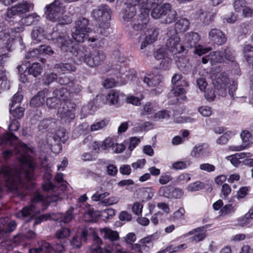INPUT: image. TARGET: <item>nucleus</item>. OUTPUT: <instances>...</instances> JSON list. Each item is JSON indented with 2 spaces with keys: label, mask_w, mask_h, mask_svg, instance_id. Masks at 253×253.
<instances>
[{
  "label": "nucleus",
  "mask_w": 253,
  "mask_h": 253,
  "mask_svg": "<svg viewBox=\"0 0 253 253\" xmlns=\"http://www.w3.org/2000/svg\"><path fill=\"white\" fill-rule=\"evenodd\" d=\"M10 145L14 146V150H7L3 152L5 159L14 153L19 154L18 159L20 165L18 170L10 167L3 166L0 168V197L4 187L14 192L18 196L24 197L27 190L34 187V169L35 165L32 154L34 150L24 143L20 142L18 138L11 133H6L0 136V145Z\"/></svg>",
  "instance_id": "f257e3e1"
},
{
  "label": "nucleus",
  "mask_w": 253,
  "mask_h": 253,
  "mask_svg": "<svg viewBox=\"0 0 253 253\" xmlns=\"http://www.w3.org/2000/svg\"><path fill=\"white\" fill-rule=\"evenodd\" d=\"M52 175L47 172L44 175V181L42 184L43 191L49 193V195L44 198L39 193H36L32 198L29 206L23 208L16 213L18 218H23L34 214L39 213L41 211H44L50 202H56L59 199V193H57V188L51 182Z\"/></svg>",
  "instance_id": "f03ea898"
},
{
  "label": "nucleus",
  "mask_w": 253,
  "mask_h": 253,
  "mask_svg": "<svg viewBox=\"0 0 253 253\" xmlns=\"http://www.w3.org/2000/svg\"><path fill=\"white\" fill-rule=\"evenodd\" d=\"M131 4H138L140 8V13L137 21L133 24L132 31H130L131 36L139 34V32L145 28L149 21V14L150 9L158 5L164 0H130Z\"/></svg>",
  "instance_id": "7ed1b4c3"
},
{
  "label": "nucleus",
  "mask_w": 253,
  "mask_h": 253,
  "mask_svg": "<svg viewBox=\"0 0 253 253\" xmlns=\"http://www.w3.org/2000/svg\"><path fill=\"white\" fill-rule=\"evenodd\" d=\"M105 58V54L102 51H95L87 54L85 49L80 48L76 51L73 60L77 64L79 65L84 62L89 67H94L100 65Z\"/></svg>",
  "instance_id": "20e7f679"
},
{
  "label": "nucleus",
  "mask_w": 253,
  "mask_h": 253,
  "mask_svg": "<svg viewBox=\"0 0 253 253\" xmlns=\"http://www.w3.org/2000/svg\"><path fill=\"white\" fill-rule=\"evenodd\" d=\"M111 10L106 4L101 5L94 9L92 12V16L95 19L102 21L99 25L101 34L107 36L109 32L107 31L110 27L108 21L111 18Z\"/></svg>",
  "instance_id": "39448f33"
},
{
  "label": "nucleus",
  "mask_w": 253,
  "mask_h": 253,
  "mask_svg": "<svg viewBox=\"0 0 253 253\" xmlns=\"http://www.w3.org/2000/svg\"><path fill=\"white\" fill-rule=\"evenodd\" d=\"M88 24V20L84 17H79L76 20L72 32V37L75 41L79 42L84 41L87 34L91 32Z\"/></svg>",
  "instance_id": "423d86ee"
},
{
  "label": "nucleus",
  "mask_w": 253,
  "mask_h": 253,
  "mask_svg": "<svg viewBox=\"0 0 253 253\" xmlns=\"http://www.w3.org/2000/svg\"><path fill=\"white\" fill-rule=\"evenodd\" d=\"M65 9L61 1L54 0L51 3L45 6L44 13L47 19L55 22L65 11Z\"/></svg>",
  "instance_id": "0eeeda50"
},
{
  "label": "nucleus",
  "mask_w": 253,
  "mask_h": 253,
  "mask_svg": "<svg viewBox=\"0 0 253 253\" xmlns=\"http://www.w3.org/2000/svg\"><path fill=\"white\" fill-rule=\"evenodd\" d=\"M167 36L168 39L166 46L169 50L174 54L184 51V47L181 42L180 39L173 29L169 30L167 33Z\"/></svg>",
  "instance_id": "6e6552de"
},
{
  "label": "nucleus",
  "mask_w": 253,
  "mask_h": 253,
  "mask_svg": "<svg viewBox=\"0 0 253 253\" xmlns=\"http://www.w3.org/2000/svg\"><path fill=\"white\" fill-rule=\"evenodd\" d=\"M75 105L70 102H61L57 115L65 122H70L75 118Z\"/></svg>",
  "instance_id": "1a4fd4ad"
},
{
  "label": "nucleus",
  "mask_w": 253,
  "mask_h": 253,
  "mask_svg": "<svg viewBox=\"0 0 253 253\" xmlns=\"http://www.w3.org/2000/svg\"><path fill=\"white\" fill-rule=\"evenodd\" d=\"M34 8V4L30 1H23L7 9L6 16L7 18H13L17 15H21L27 13Z\"/></svg>",
  "instance_id": "9d476101"
},
{
  "label": "nucleus",
  "mask_w": 253,
  "mask_h": 253,
  "mask_svg": "<svg viewBox=\"0 0 253 253\" xmlns=\"http://www.w3.org/2000/svg\"><path fill=\"white\" fill-rule=\"evenodd\" d=\"M211 79L213 85L218 90V94L222 96H225L228 84V79L226 74L224 72L218 73L215 75H212Z\"/></svg>",
  "instance_id": "9b49d317"
},
{
  "label": "nucleus",
  "mask_w": 253,
  "mask_h": 253,
  "mask_svg": "<svg viewBox=\"0 0 253 253\" xmlns=\"http://www.w3.org/2000/svg\"><path fill=\"white\" fill-rule=\"evenodd\" d=\"M6 21V16H5V20L4 22H0V40L5 42L9 38L12 37L13 39L15 37V34L19 33L24 30L23 26H16L13 28L9 29L6 28V23H10L11 18H7Z\"/></svg>",
  "instance_id": "f8f14e48"
},
{
  "label": "nucleus",
  "mask_w": 253,
  "mask_h": 253,
  "mask_svg": "<svg viewBox=\"0 0 253 253\" xmlns=\"http://www.w3.org/2000/svg\"><path fill=\"white\" fill-rule=\"evenodd\" d=\"M233 6L235 11L241 13L243 17L249 18L252 16L253 9L248 5L245 0H234Z\"/></svg>",
  "instance_id": "ddd939ff"
},
{
  "label": "nucleus",
  "mask_w": 253,
  "mask_h": 253,
  "mask_svg": "<svg viewBox=\"0 0 253 253\" xmlns=\"http://www.w3.org/2000/svg\"><path fill=\"white\" fill-rule=\"evenodd\" d=\"M13 38H9L5 42L0 40V66L2 65L8 57L7 52L10 51L13 43Z\"/></svg>",
  "instance_id": "4468645a"
},
{
  "label": "nucleus",
  "mask_w": 253,
  "mask_h": 253,
  "mask_svg": "<svg viewBox=\"0 0 253 253\" xmlns=\"http://www.w3.org/2000/svg\"><path fill=\"white\" fill-rule=\"evenodd\" d=\"M211 151L209 146L206 143L198 144L193 148L191 155L196 158H204L208 157Z\"/></svg>",
  "instance_id": "2eb2a0df"
},
{
  "label": "nucleus",
  "mask_w": 253,
  "mask_h": 253,
  "mask_svg": "<svg viewBox=\"0 0 253 253\" xmlns=\"http://www.w3.org/2000/svg\"><path fill=\"white\" fill-rule=\"evenodd\" d=\"M126 99L125 94L118 90H112L106 97V103L110 105H120Z\"/></svg>",
  "instance_id": "dca6fc26"
},
{
  "label": "nucleus",
  "mask_w": 253,
  "mask_h": 253,
  "mask_svg": "<svg viewBox=\"0 0 253 253\" xmlns=\"http://www.w3.org/2000/svg\"><path fill=\"white\" fill-rule=\"evenodd\" d=\"M243 143L241 145L237 146H230L229 149L232 151H239L248 148L249 143L246 144V142H250L253 139V136L249 131L244 130L242 131L240 134Z\"/></svg>",
  "instance_id": "f3484780"
},
{
  "label": "nucleus",
  "mask_w": 253,
  "mask_h": 253,
  "mask_svg": "<svg viewBox=\"0 0 253 253\" xmlns=\"http://www.w3.org/2000/svg\"><path fill=\"white\" fill-rule=\"evenodd\" d=\"M24 64L25 61H23L22 65H19L17 66V68L19 72H25L28 69L29 74L32 75L34 77H37L42 73V68L40 63L37 62L33 63L29 68H27L26 65L24 68L22 65H24Z\"/></svg>",
  "instance_id": "a211bd4d"
},
{
  "label": "nucleus",
  "mask_w": 253,
  "mask_h": 253,
  "mask_svg": "<svg viewBox=\"0 0 253 253\" xmlns=\"http://www.w3.org/2000/svg\"><path fill=\"white\" fill-rule=\"evenodd\" d=\"M209 38L211 41L218 45H222L226 41L224 34L217 29H211L209 33Z\"/></svg>",
  "instance_id": "6ab92c4d"
},
{
  "label": "nucleus",
  "mask_w": 253,
  "mask_h": 253,
  "mask_svg": "<svg viewBox=\"0 0 253 253\" xmlns=\"http://www.w3.org/2000/svg\"><path fill=\"white\" fill-rule=\"evenodd\" d=\"M162 77L157 71L147 74L143 79V82L149 86H156L161 83Z\"/></svg>",
  "instance_id": "aec40b11"
},
{
  "label": "nucleus",
  "mask_w": 253,
  "mask_h": 253,
  "mask_svg": "<svg viewBox=\"0 0 253 253\" xmlns=\"http://www.w3.org/2000/svg\"><path fill=\"white\" fill-rule=\"evenodd\" d=\"M187 248L186 244H179L177 242L172 241L170 242L167 247L159 251L157 253H164L168 252L169 253L181 252Z\"/></svg>",
  "instance_id": "412c9836"
},
{
  "label": "nucleus",
  "mask_w": 253,
  "mask_h": 253,
  "mask_svg": "<svg viewBox=\"0 0 253 253\" xmlns=\"http://www.w3.org/2000/svg\"><path fill=\"white\" fill-rule=\"evenodd\" d=\"M159 35V31L156 28H151L147 31V35L145 37V40L142 42L140 49H143L148 45L153 43L158 39Z\"/></svg>",
  "instance_id": "4be33fe9"
},
{
  "label": "nucleus",
  "mask_w": 253,
  "mask_h": 253,
  "mask_svg": "<svg viewBox=\"0 0 253 253\" xmlns=\"http://www.w3.org/2000/svg\"><path fill=\"white\" fill-rule=\"evenodd\" d=\"M88 234V230L86 228H84L81 233L78 232L71 240L70 243L75 248L81 247L83 241H86Z\"/></svg>",
  "instance_id": "5701e85b"
},
{
  "label": "nucleus",
  "mask_w": 253,
  "mask_h": 253,
  "mask_svg": "<svg viewBox=\"0 0 253 253\" xmlns=\"http://www.w3.org/2000/svg\"><path fill=\"white\" fill-rule=\"evenodd\" d=\"M201 37L197 33L191 32L185 35L184 42L187 47L192 48L197 45Z\"/></svg>",
  "instance_id": "b1692460"
},
{
  "label": "nucleus",
  "mask_w": 253,
  "mask_h": 253,
  "mask_svg": "<svg viewBox=\"0 0 253 253\" xmlns=\"http://www.w3.org/2000/svg\"><path fill=\"white\" fill-rule=\"evenodd\" d=\"M101 235L104 239L116 241L119 239V233L109 228H103L100 230Z\"/></svg>",
  "instance_id": "393cba45"
},
{
  "label": "nucleus",
  "mask_w": 253,
  "mask_h": 253,
  "mask_svg": "<svg viewBox=\"0 0 253 253\" xmlns=\"http://www.w3.org/2000/svg\"><path fill=\"white\" fill-rule=\"evenodd\" d=\"M170 4L165 3L160 7L153 9L151 12V16L155 19L161 18L163 19L164 14L167 13V10L169 9Z\"/></svg>",
  "instance_id": "a878e982"
},
{
  "label": "nucleus",
  "mask_w": 253,
  "mask_h": 253,
  "mask_svg": "<svg viewBox=\"0 0 253 253\" xmlns=\"http://www.w3.org/2000/svg\"><path fill=\"white\" fill-rule=\"evenodd\" d=\"M188 86V82L186 80H183L180 82V84H177L173 89V93L175 96H179L181 99L184 100L186 98L184 95L186 91L184 87H187Z\"/></svg>",
  "instance_id": "bb28decb"
},
{
  "label": "nucleus",
  "mask_w": 253,
  "mask_h": 253,
  "mask_svg": "<svg viewBox=\"0 0 253 253\" xmlns=\"http://www.w3.org/2000/svg\"><path fill=\"white\" fill-rule=\"evenodd\" d=\"M215 13L204 11L200 10L196 14L197 18H199L204 23L209 24L213 21Z\"/></svg>",
  "instance_id": "cd10ccee"
},
{
  "label": "nucleus",
  "mask_w": 253,
  "mask_h": 253,
  "mask_svg": "<svg viewBox=\"0 0 253 253\" xmlns=\"http://www.w3.org/2000/svg\"><path fill=\"white\" fill-rule=\"evenodd\" d=\"M40 17L36 13H32L23 17L19 21L20 26H29L40 20Z\"/></svg>",
  "instance_id": "c85d7f7f"
},
{
  "label": "nucleus",
  "mask_w": 253,
  "mask_h": 253,
  "mask_svg": "<svg viewBox=\"0 0 253 253\" xmlns=\"http://www.w3.org/2000/svg\"><path fill=\"white\" fill-rule=\"evenodd\" d=\"M68 92L67 89L64 87H61L55 89L53 92V96L57 99L58 101L61 102H68Z\"/></svg>",
  "instance_id": "c756f323"
},
{
  "label": "nucleus",
  "mask_w": 253,
  "mask_h": 253,
  "mask_svg": "<svg viewBox=\"0 0 253 253\" xmlns=\"http://www.w3.org/2000/svg\"><path fill=\"white\" fill-rule=\"evenodd\" d=\"M190 25L189 20L185 18L179 19L175 24V29H173L176 33L184 32L187 30Z\"/></svg>",
  "instance_id": "7c9ffc66"
},
{
  "label": "nucleus",
  "mask_w": 253,
  "mask_h": 253,
  "mask_svg": "<svg viewBox=\"0 0 253 253\" xmlns=\"http://www.w3.org/2000/svg\"><path fill=\"white\" fill-rule=\"evenodd\" d=\"M160 236V233L157 232L151 235L148 236L141 239L139 241V243L142 245V247H143V248L145 250L147 247H152V241L158 239Z\"/></svg>",
  "instance_id": "2f4dec72"
},
{
  "label": "nucleus",
  "mask_w": 253,
  "mask_h": 253,
  "mask_svg": "<svg viewBox=\"0 0 253 253\" xmlns=\"http://www.w3.org/2000/svg\"><path fill=\"white\" fill-rule=\"evenodd\" d=\"M58 82L61 84H68L69 86L70 87V91L72 93L76 94L79 93L82 91L83 89L82 86L80 84L76 83H69L68 79H66V80L65 81L64 80H62L61 78H59L58 79Z\"/></svg>",
  "instance_id": "473e14b6"
},
{
  "label": "nucleus",
  "mask_w": 253,
  "mask_h": 253,
  "mask_svg": "<svg viewBox=\"0 0 253 253\" xmlns=\"http://www.w3.org/2000/svg\"><path fill=\"white\" fill-rule=\"evenodd\" d=\"M130 2V0H128L126 2V4L129 5V6H128L124 12L123 17L124 21H128L135 15L136 8L135 6L136 5L131 4Z\"/></svg>",
  "instance_id": "72a5a7b5"
},
{
  "label": "nucleus",
  "mask_w": 253,
  "mask_h": 253,
  "mask_svg": "<svg viewBox=\"0 0 253 253\" xmlns=\"http://www.w3.org/2000/svg\"><path fill=\"white\" fill-rule=\"evenodd\" d=\"M244 57L249 63H253V45L248 44L243 46Z\"/></svg>",
  "instance_id": "f704fd0d"
},
{
  "label": "nucleus",
  "mask_w": 253,
  "mask_h": 253,
  "mask_svg": "<svg viewBox=\"0 0 253 253\" xmlns=\"http://www.w3.org/2000/svg\"><path fill=\"white\" fill-rule=\"evenodd\" d=\"M34 43H38L44 39V30L42 28L36 27L33 30L31 34Z\"/></svg>",
  "instance_id": "c9c22d12"
},
{
  "label": "nucleus",
  "mask_w": 253,
  "mask_h": 253,
  "mask_svg": "<svg viewBox=\"0 0 253 253\" xmlns=\"http://www.w3.org/2000/svg\"><path fill=\"white\" fill-rule=\"evenodd\" d=\"M169 9L167 10V13L164 14L162 22L165 23H171L174 21L177 15L176 11L172 8L171 5L170 4Z\"/></svg>",
  "instance_id": "e433bc0d"
},
{
  "label": "nucleus",
  "mask_w": 253,
  "mask_h": 253,
  "mask_svg": "<svg viewBox=\"0 0 253 253\" xmlns=\"http://www.w3.org/2000/svg\"><path fill=\"white\" fill-rule=\"evenodd\" d=\"M45 98V93L43 91L39 92L33 97L30 102V105L33 107L40 106L43 104Z\"/></svg>",
  "instance_id": "4c0bfd02"
},
{
  "label": "nucleus",
  "mask_w": 253,
  "mask_h": 253,
  "mask_svg": "<svg viewBox=\"0 0 253 253\" xmlns=\"http://www.w3.org/2000/svg\"><path fill=\"white\" fill-rule=\"evenodd\" d=\"M71 230L67 227H61L58 229L55 234V237L59 240L66 241L71 234Z\"/></svg>",
  "instance_id": "58836bf2"
},
{
  "label": "nucleus",
  "mask_w": 253,
  "mask_h": 253,
  "mask_svg": "<svg viewBox=\"0 0 253 253\" xmlns=\"http://www.w3.org/2000/svg\"><path fill=\"white\" fill-rule=\"evenodd\" d=\"M56 42L61 49L65 51L68 50V46L71 43L69 37L66 35L60 36L56 39Z\"/></svg>",
  "instance_id": "ea45409f"
},
{
  "label": "nucleus",
  "mask_w": 253,
  "mask_h": 253,
  "mask_svg": "<svg viewBox=\"0 0 253 253\" xmlns=\"http://www.w3.org/2000/svg\"><path fill=\"white\" fill-rule=\"evenodd\" d=\"M69 9L70 10V11H69V14L70 15V16L64 15L61 17V15H60L58 17V19H57V20H56L55 22H57L59 24L61 25H66L70 24L72 21L71 15H73V14L75 12V9L74 7L72 6H70L69 7Z\"/></svg>",
  "instance_id": "a19ab883"
},
{
  "label": "nucleus",
  "mask_w": 253,
  "mask_h": 253,
  "mask_svg": "<svg viewBox=\"0 0 253 253\" xmlns=\"http://www.w3.org/2000/svg\"><path fill=\"white\" fill-rule=\"evenodd\" d=\"M223 54V52L221 51H216L211 52L209 54V57L211 58V64L213 65L216 63H221L224 62Z\"/></svg>",
  "instance_id": "79ce46f5"
},
{
  "label": "nucleus",
  "mask_w": 253,
  "mask_h": 253,
  "mask_svg": "<svg viewBox=\"0 0 253 253\" xmlns=\"http://www.w3.org/2000/svg\"><path fill=\"white\" fill-rule=\"evenodd\" d=\"M55 68L59 69L60 72H75L76 70V67L70 63H60L56 64Z\"/></svg>",
  "instance_id": "37998d69"
},
{
  "label": "nucleus",
  "mask_w": 253,
  "mask_h": 253,
  "mask_svg": "<svg viewBox=\"0 0 253 253\" xmlns=\"http://www.w3.org/2000/svg\"><path fill=\"white\" fill-rule=\"evenodd\" d=\"M25 109L21 107H10L9 113L15 119H21L24 115Z\"/></svg>",
  "instance_id": "c03bdc74"
},
{
  "label": "nucleus",
  "mask_w": 253,
  "mask_h": 253,
  "mask_svg": "<svg viewBox=\"0 0 253 253\" xmlns=\"http://www.w3.org/2000/svg\"><path fill=\"white\" fill-rule=\"evenodd\" d=\"M236 132L235 131H228L222 134L220 137H219L216 142L218 144L224 145L227 143L229 139L231 138L233 136L235 135Z\"/></svg>",
  "instance_id": "a18cd8bd"
},
{
  "label": "nucleus",
  "mask_w": 253,
  "mask_h": 253,
  "mask_svg": "<svg viewBox=\"0 0 253 253\" xmlns=\"http://www.w3.org/2000/svg\"><path fill=\"white\" fill-rule=\"evenodd\" d=\"M109 121L104 119L96 122L91 125L90 126V130L91 131H95L103 129L108 125Z\"/></svg>",
  "instance_id": "49530a36"
},
{
  "label": "nucleus",
  "mask_w": 253,
  "mask_h": 253,
  "mask_svg": "<svg viewBox=\"0 0 253 253\" xmlns=\"http://www.w3.org/2000/svg\"><path fill=\"white\" fill-rule=\"evenodd\" d=\"M195 235L192 237L193 241L199 242L203 240L206 237V231L201 228L195 229L194 231Z\"/></svg>",
  "instance_id": "de8ad7c7"
},
{
  "label": "nucleus",
  "mask_w": 253,
  "mask_h": 253,
  "mask_svg": "<svg viewBox=\"0 0 253 253\" xmlns=\"http://www.w3.org/2000/svg\"><path fill=\"white\" fill-rule=\"evenodd\" d=\"M192 162L189 159H186L184 161H177L172 164V168L175 169H186L190 166Z\"/></svg>",
  "instance_id": "09e8293b"
},
{
  "label": "nucleus",
  "mask_w": 253,
  "mask_h": 253,
  "mask_svg": "<svg viewBox=\"0 0 253 253\" xmlns=\"http://www.w3.org/2000/svg\"><path fill=\"white\" fill-rule=\"evenodd\" d=\"M252 25L249 23L242 24L238 28V34L240 36L250 34L252 31Z\"/></svg>",
  "instance_id": "8fccbe9b"
},
{
  "label": "nucleus",
  "mask_w": 253,
  "mask_h": 253,
  "mask_svg": "<svg viewBox=\"0 0 253 253\" xmlns=\"http://www.w3.org/2000/svg\"><path fill=\"white\" fill-rule=\"evenodd\" d=\"M60 132H61L60 131H58L56 132V135H52V136H51V135L48 136V137H47L48 142H50L51 143V144H52V139H53V141L55 143H58L60 141H63L65 140L66 139L65 133L63 132H61L62 133V135L60 136Z\"/></svg>",
  "instance_id": "3c124183"
},
{
  "label": "nucleus",
  "mask_w": 253,
  "mask_h": 253,
  "mask_svg": "<svg viewBox=\"0 0 253 253\" xmlns=\"http://www.w3.org/2000/svg\"><path fill=\"white\" fill-rule=\"evenodd\" d=\"M73 208L69 209L64 214L59 213L58 215L59 216L57 219L64 223L69 222L73 218Z\"/></svg>",
  "instance_id": "603ef678"
},
{
  "label": "nucleus",
  "mask_w": 253,
  "mask_h": 253,
  "mask_svg": "<svg viewBox=\"0 0 253 253\" xmlns=\"http://www.w3.org/2000/svg\"><path fill=\"white\" fill-rule=\"evenodd\" d=\"M205 187V184L199 181H196L188 185L187 190L190 192L200 190Z\"/></svg>",
  "instance_id": "864d4df0"
},
{
  "label": "nucleus",
  "mask_w": 253,
  "mask_h": 253,
  "mask_svg": "<svg viewBox=\"0 0 253 253\" xmlns=\"http://www.w3.org/2000/svg\"><path fill=\"white\" fill-rule=\"evenodd\" d=\"M185 211L182 207L180 208L178 210L174 212L171 217V220H181L185 219Z\"/></svg>",
  "instance_id": "5fc2aeb1"
},
{
  "label": "nucleus",
  "mask_w": 253,
  "mask_h": 253,
  "mask_svg": "<svg viewBox=\"0 0 253 253\" xmlns=\"http://www.w3.org/2000/svg\"><path fill=\"white\" fill-rule=\"evenodd\" d=\"M236 210L235 205L227 204L223 207L220 211V215H224L234 213Z\"/></svg>",
  "instance_id": "6e6d98bb"
},
{
  "label": "nucleus",
  "mask_w": 253,
  "mask_h": 253,
  "mask_svg": "<svg viewBox=\"0 0 253 253\" xmlns=\"http://www.w3.org/2000/svg\"><path fill=\"white\" fill-rule=\"evenodd\" d=\"M115 139L112 137H108L105 139L102 143L100 147L103 150H108L110 148L113 149V147L115 145Z\"/></svg>",
  "instance_id": "4d7b16f0"
},
{
  "label": "nucleus",
  "mask_w": 253,
  "mask_h": 253,
  "mask_svg": "<svg viewBox=\"0 0 253 253\" xmlns=\"http://www.w3.org/2000/svg\"><path fill=\"white\" fill-rule=\"evenodd\" d=\"M194 47V53L199 56H202L211 50V47H205L201 44L197 45Z\"/></svg>",
  "instance_id": "13d9d810"
},
{
  "label": "nucleus",
  "mask_w": 253,
  "mask_h": 253,
  "mask_svg": "<svg viewBox=\"0 0 253 253\" xmlns=\"http://www.w3.org/2000/svg\"><path fill=\"white\" fill-rule=\"evenodd\" d=\"M39 247L41 253H53V250L52 247L50 244L44 241H42L41 243H39Z\"/></svg>",
  "instance_id": "bf43d9fd"
},
{
  "label": "nucleus",
  "mask_w": 253,
  "mask_h": 253,
  "mask_svg": "<svg viewBox=\"0 0 253 253\" xmlns=\"http://www.w3.org/2000/svg\"><path fill=\"white\" fill-rule=\"evenodd\" d=\"M157 109L156 106L152 103L147 102L143 107L142 114L150 115L152 114Z\"/></svg>",
  "instance_id": "052dcab7"
},
{
  "label": "nucleus",
  "mask_w": 253,
  "mask_h": 253,
  "mask_svg": "<svg viewBox=\"0 0 253 253\" xmlns=\"http://www.w3.org/2000/svg\"><path fill=\"white\" fill-rule=\"evenodd\" d=\"M23 98V96L18 93H15L11 100V103L9 104L10 107H20L19 105Z\"/></svg>",
  "instance_id": "680f3d73"
},
{
  "label": "nucleus",
  "mask_w": 253,
  "mask_h": 253,
  "mask_svg": "<svg viewBox=\"0 0 253 253\" xmlns=\"http://www.w3.org/2000/svg\"><path fill=\"white\" fill-rule=\"evenodd\" d=\"M109 195V193L107 192H104L103 193H100L99 191H96L91 197V199L93 201L101 202L102 200H103L105 199L106 197H108Z\"/></svg>",
  "instance_id": "e2e57ef3"
},
{
  "label": "nucleus",
  "mask_w": 253,
  "mask_h": 253,
  "mask_svg": "<svg viewBox=\"0 0 253 253\" xmlns=\"http://www.w3.org/2000/svg\"><path fill=\"white\" fill-rule=\"evenodd\" d=\"M96 213L93 210L89 209L84 215V219L86 222H93L95 220Z\"/></svg>",
  "instance_id": "0e129e2a"
},
{
  "label": "nucleus",
  "mask_w": 253,
  "mask_h": 253,
  "mask_svg": "<svg viewBox=\"0 0 253 253\" xmlns=\"http://www.w3.org/2000/svg\"><path fill=\"white\" fill-rule=\"evenodd\" d=\"M119 198L117 197L112 196L106 198L101 202V204L104 206H111L117 204L119 202Z\"/></svg>",
  "instance_id": "69168bd1"
},
{
  "label": "nucleus",
  "mask_w": 253,
  "mask_h": 253,
  "mask_svg": "<svg viewBox=\"0 0 253 253\" xmlns=\"http://www.w3.org/2000/svg\"><path fill=\"white\" fill-rule=\"evenodd\" d=\"M172 180L170 173L169 172H165L162 174L159 179V182L162 185H165L168 183L169 182Z\"/></svg>",
  "instance_id": "338daca9"
},
{
  "label": "nucleus",
  "mask_w": 253,
  "mask_h": 253,
  "mask_svg": "<svg viewBox=\"0 0 253 253\" xmlns=\"http://www.w3.org/2000/svg\"><path fill=\"white\" fill-rule=\"evenodd\" d=\"M40 54L39 48H35L32 51H29L25 55V58L33 60L38 58Z\"/></svg>",
  "instance_id": "774afa93"
}]
</instances>
